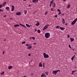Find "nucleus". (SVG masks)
<instances>
[{"instance_id": "obj_4", "label": "nucleus", "mask_w": 77, "mask_h": 77, "mask_svg": "<svg viewBox=\"0 0 77 77\" xmlns=\"http://www.w3.org/2000/svg\"><path fill=\"white\" fill-rule=\"evenodd\" d=\"M77 21V18H76L71 23L72 25H74L75 24L76 21Z\"/></svg>"}, {"instance_id": "obj_22", "label": "nucleus", "mask_w": 77, "mask_h": 77, "mask_svg": "<svg viewBox=\"0 0 77 77\" xmlns=\"http://www.w3.org/2000/svg\"><path fill=\"white\" fill-rule=\"evenodd\" d=\"M51 11H54V9L53 8H51Z\"/></svg>"}, {"instance_id": "obj_35", "label": "nucleus", "mask_w": 77, "mask_h": 77, "mask_svg": "<svg viewBox=\"0 0 77 77\" xmlns=\"http://www.w3.org/2000/svg\"><path fill=\"white\" fill-rule=\"evenodd\" d=\"M35 2H38V0H35Z\"/></svg>"}, {"instance_id": "obj_51", "label": "nucleus", "mask_w": 77, "mask_h": 77, "mask_svg": "<svg viewBox=\"0 0 77 77\" xmlns=\"http://www.w3.org/2000/svg\"><path fill=\"white\" fill-rule=\"evenodd\" d=\"M33 75V73H32L31 74V75Z\"/></svg>"}, {"instance_id": "obj_10", "label": "nucleus", "mask_w": 77, "mask_h": 77, "mask_svg": "<svg viewBox=\"0 0 77 77\" xmlns=\"http://www.w3.org/2000/svg\"><path fill=\"white\" fill-rule=\"evenodd\" d=\"M13 68V66H9L8 67L9 69H11V68Z\"/></svg>"}, {"instance_id": "obj_15", "label": "nucleus", "mask_w": 77, "mask_h": 77, "mask_svg": "<svg viewBox=\"0 0 77 77\" xmlns=\"http://www.w3.org/2000/svg\"><path fill=\"white\" fill-rule=\"evenodd\" d=\"M39 66H40L41 67H42V65L41 64V63H39Z\"/></svg>"}, {"instance_id": "obj_59", "label": "nucleus", "mask_w": 77, "mask_h": 77, "mask_svg": "<svg viewBox=\"0 0 77 77\" xmlns=\"http://www.w3.org/2000/svg\"><path fill=\"white\" fill-rule=\"evenodd\" d=\"M22 26L23 27H24V25H22Z\"/></svg>"}, {"instance_id": "obj_33", "label": "nucleus", "mask_w": 77, "mask_h": 77, "mask_svg": "<svg viewBox=\"0 0 77 77\" xmlns=\"http://www.w3.org/2000/svg\"><path fill=\"white\" fill-rule=\"evenodd\" d=\"M14 27H17V25H14Z\"/></svg>"}, {"instance_id": "obj_62", "label": "nucleus", "mask_w": 77, "mask_h": 77, "mask_svg": "<svg viewBox=\"0 0 77 77\" xmlns=\"http://www.w3.org/2000/svg\"><path fill=\"white\" fill-rule=\"evenodd\" d=\"M75 55H74V56L73 57H75Z\"/></svg>"}, {"instance_id": "obj_63", "label": "nucleus", "mask_w": 77, "mask_h": 77, "mask_svg": "<svg viewBox=\"0 0 77 77\" xmlns=\"http://www.w3.org/2000/svg\"><path fill=\"white\" fill-rule=\"evenodd\" d=\"M30 6H31V5H29V6L30 7Z\"/></svg>"}, {"instance_id": "obj_42", "label": "nucleus", "mask_w": 77, "mask_h": 77, "mask_svg": "<svg viewBox=\"0 0 77 77\" xmlns=\"http://www.w3.org/2000/svg\"><path fill=\"white\" fill-rule=\"evenodd\" d=\"M58 14H59V15H60V14H61V12L60 11V12Z\"/></svg>"}, {"instance_id": "obj_54", "label": "nucleus", "mask_w": 77, "mask_h": 77, "mask_svg": "<svg viewBox=\"0 0 77 77\" xmlns=\"http://www.w3.org/2000/svg\"><path fill=\"white\" fill-rule=\"evenodd\" d=\"M44 76L45 77H46V75H45V74H44Z\"/></svg>"}, {"instance_id": "obj_26", "label": "nucleus", "mask_w": 77, "mask_h": 77, "mask_svg": "<svg viewBox=\"0 0 77 77\" xmlns=\"http://www.w3.org/2000/svg\"><path fill=\"white\" fill-rule=\"evenodd\" d=\"M60 27V26H57L56 27V29H59V28Z\"/></svg>"}, {"instance_id": "obj_30", "label": "nucleus", "mask_w": 77, "mask_h": 77, "mask_svg": "<svg viewBox=\"0 0 77 77\" xmlns=\"http://www.w3.org/2000/svg\"><path fill=\"white\" fill-rule=\"evenodd\" d=\"M3 7L2 5H0V8H2V7Z\"/></svg>"}, {"instance_id": "obj_60", "label": "nucleus", "mask_w": 77, "mask_h": 77, "mask_svg": "<svg viewBox=\"0 0 77 77\" xmlns=\"http://www.w3.org/2000/svg\"><path fill=\"white\" fill-rule=\"evenodd\" d=\"M43 67H44V68L45 67V66H44V65H43Z\"/></svg>"}, {"instance_id": "obj_24", "label": "nucleus", "mask_w": 77, "mask_h": 77, "mask_svg": "<svg viewBox=\"0 0 77 77\" xmlns=\"http://www.w3.org/2000/svg\"><path fill=\"white\" fill-rule=\"evenodd\" d=\"M23 12H24L25 14H27V11H25Z\"/></svg>"}, {"instance_id": "obj_61", "label": "nucleus", "mask_w": 77, "mask_h": 77, "mask_svg": "<svg viewBox=\"0 0 77 77\" xmlns=\"http://www.w3.org/2000/svg\"><path fill=\"white\" fill-rule=\"evenodd\" d=\"M74 72H76V71H77V70H74Z\"/></svg>"}, {"instance_id": "obj_32", "label": "nucleus", "mask_w": 77, "mask_h": 77, "mask_svg": "<svg viewBox=\"0 0 77 77\" xmlns=\"http://www.w3.org/2000/svg\"><path fill=\"white\" fill-rule=\"evenodd\" d=\"M25 43H26V42H23L22 43V44H25Z\"/></svg>"}, {"instance_id": "obj_48", "label": "nucleus", "mask_w": 77, "mask_h": 77, "mask_svg": "<svg viewBox=\"0 0 77 77\" xmlns=\"http://www.w3.org/2000/svg\"><path fill=\"white\" fill-rule=\"evenodd\" d=\"M36 31H37V30L36 29H35V31L36 32Z\"/></svg>"}, {"instance_id": "obj_25", "label": "nucleus", "mask_w": 77, "mask_h": 77, "mask_svg": "<svg viewBox=\"0 0 77 77\" xmlns=\"http://www.w3.org/2000/svg\"><path fill=\"white\" fill-rule=\"evenodd\" d=\"M69 7H70V5L69 4L67 6V8H69Z\"/></svg>"}, {"instance_id": "obj_21", "label": "nucleus", "mask_w": 77, "mask_h": 77, "mask_svg": "<svg viewBox=\"0 0 77 77\" xmlns=\"http://www.w3.org/2000/svg\"><path fill=\"white\" fill-rule=\"evenodd\" d=\"M44 76V74L43 73L41 75V77H43Z\"/></svg>"}, {"instance_id": "obj_34", "label": "nucleus", "mask_w": 77, "mask_h": 77, "mask_svg": "<svg viewBox=\"0 0 77 77\" xmlns=\"http://www.w3.org/2000/svg\"><path fill=\"white\" fill-rule=\"evenodd\" d=\"M57 11H58V12H60V10L59 9H58Z\"/></svg>"}, {"instance_id": "obj_14", "label": "nucleus", "mask_w": 77, "mask_h": 77, "mask_svg": "<svg viewBox=\"0 0 77 77\" xmlns=\"http://www.w3.org/2000/svg\"><path fill=\"white\" fill-rule=\"evenodd\" d=\"M63 19V24H64V23H65V20H64V19Z\"/></svg>"}, {"instance_id": "obj_3", "label": "nucleus", "mask_w": 77, "mask_h": 77, "mask_svg": "<svg viewBox=\"0 0 77 77\" xmlns=\"http://www.w3.org/2000/svg\"><path fill=\"white\" fill-rule=\"evenodd\" d=\"M43 55L45 58H48V57H49V56H48V55H47L45 53H44Z\"/></svg>"}, {"instance_id": "obj_49", "label": "nucleus", "mask_w": 77, "mask_h": 77, "mask_svg": "<svg viewBox=\"0 0 77 77\" xmlns=\"http://www.w3.org/2000/svg\"><path fill=\"white\" fill-rule=\"evenodd\" d=\"M33 44H34L35 45V44H36V43H33Z\"/></svg>"}, {"instance_id": "obj_7", "label": "nucleus", "mask_w": 77, "mask_h": 77, "mask_svg": "<svg viewBox=\"0 0 77 77\" xmlns=\"http://www.w3.org/2000/svg\"><path fill=\"white\" fill-rule=\"evenodd\" d=\"M47 28H48V27L46 25H45L43 29V30H45V29H47Z\"/></svg>"}, {"instance_id": "obj_44", "label": "nucleus", "mask_w": 77, "mask_h": 77, "mask_svg": "<svg viewBox=\"0 0 77 77\" xmlns=\"http://www.w3.org/2000/svg\"><path fill=\"white\" fill-rule=\"evenodd\" d=\"M28 56H31V54H28Z\"/></svg>"}, {"instance_id": "obj_1", "label": "nucleus", "mask_w": 77, "mask_h": 77, "mask_svg": "<svg viewBox=\"0 0 77 77\" xmlns=\"http://www.w3.org/2000/svg\"><path fill=\"white\" fill-rule=\"evenodd\" d=\"M45 35V37L46 38H48L50 36V33L48 32L46 33Z\"/></svg>"}, {"instance_id": "obj_53", "label": "nucleus", "mask_w": 77, "mask_h": 77, "mask_svg": "<svg viewBox=\"0 0 77 77\" xmlns=\"http://www.w3.org/2000/svg\"><path fill=\"white\" fill-rule=\"evenodd\" d=\"M17 26L19 27V26H20V25H17Z\"/></svg>"}, {"instance_id": "obj_56", "label": "nucleus", "mask_w": 77, "mask_h": 77, "mask_svg": "<svg viewBox=\"0 0 77 77\" xmlns=\"http://www.w3.org/2000/svg\"><path fill=\"white\" fill-rule=\"evenodd\" d=\"M71 74H72V75H73V74H74V73L72 72V73Z\"/></svg>"}, {"instance_id": "obj_19", "label": "nucleus", "mask_w": 77, "mask_h": 77, "mask_svg": "<svg viewBox=\"0 0 77 77\" xmlns=\"http://www.w3.org/2000/svg\"><path fill=\"white\" fill-rule=\"evenodd\" d=\"M35 25L37 26H39V23H37V24H35Z\"/></svg>"}, {"instance_id": "obj_9", "label": "nucleus", "mask_w": 77, "mask_h": 77, "mask_svg": "<svg viewBox=\"0 0 77 77\" xmlns=\"http://www.w3.org/2000/svg\"><path fill=\"white\" fill-rule=\"evenodd\" d=\"M70 39L71 40V42H72V41H74V38H70Z\"/></svg>"}, {"instance_id": "obj_6", "label": "nucleus", "mask_w": 77, "mask_h": 77, "mask_svg": "<svg viewBox=\"0 0 77 77\" xmlns=\"http://www.w3.org/2000/svg\"><path fill=\"white\" fill-rule=\"evenodd\" d=\"M21 12H17L16 14V15H20L21 14Z\"/></svg>"}, {"instance_id": "obj_57", "label": "nucleus", "mask_w": 77, "mask_h": 77, "mask_svg": "<svg viewBox=\"0 0 77 77\" xmlns=\"http://www.w3.org/2000/svg\"><path fill=\"white\" fill-rule=\"evenodd\" d=\"M74 72V71H72V72L73 73V72Z\"/></svg>"}, {"instance_id": "obj_17", "label": "nucleus", "mask_w": 77, "mask_h": 77, "mask_svg": "<svg viewBox=\"0 0 77 77\" xmlns=\"http://www.w3.org/2000/svg\"><path fill=\"white\" fill-rule=\"evenodd\" d=\"M26 25L28 27H30V25L28 24H27V23H26Z\"/></svg>"}, {"instance_id": "obj_36", "label": "nucleus", "mask_w": 77, "mask_h": 77, "mask_svg": "<svg viewBox=\"0 0 77 77\" xmlns=\"http://www.w3.org/2000/svg\"><path fill=\"white\" fill-rule=\"evenodd\" d=\"M3 11V10L0 9V12H1V11Z\"/></svg>"}, {"instance_id": "obj_8", "label": "nucleus", "mask_w": 77, "mask_h": 77, "mask_svg": "<svg viewBox=\"0 0 77 77\" xmlns=\"http://www.w3.org/2000/svg\"><path fill=\"white\" fill-rule=\"evenodd\" d=\"M6 2H5L2 4V6H5V5H6Z\"/></svg>"}, {"instance_id": "obj_31", "label": "nucleus", "mask_w": 77, "mask_h": 77, "mask_svg": "<svg viewBox=\"0 0 77 77\" xmlns=\"http://www.w3.org/2000/svg\"><path fill=\"white\" fill-rule=\"evenodd\" d=\"M46 74L47 75H48V73L47 72H45Z\"/></svg>"}, {"instance_id": "obj_20", "label": "nucleus", "mask_w": 77, "mask_h": 77, "mask_svg": "<svg viewBox=\"0 0 77 77\" xmlns=\"http://www.w3.org/2000/svg\"><path fill=\"white\" fill-rule=\"evenodd\" d=\"M5 74V72H3L1 73V75H3Z\"/></svg>"}, {"instance_id": "obj_11", "label": "nucleus", "mask_w": 77, "mask_h": 77, "mask_svg": "<svg viewBox=\"0 0 77 77\" xmlns=\"http://www.w3.org/2000/svg\"><path fill=\"white\" fill-rule=\"evenodd\" d=\"M9 9L10 8L9 7H6L5 8V9H6V10H7V11H9Z\"/></svg>"}, {"instance_id": "obj_52", "label": "nucleus", "mask_w": 77, "mask_h": 77, "mask_svg": "<svg viewBox=\"0 0 77 77\" xmlns=\"http://www.w3.org/2000/svg\"><path fill=\"white\" fill-rule=\"evenodd\" d=\"M23 27H24L25 28H27V27H26V26H23Z\"/></svg>"}, {"instance_id": "obj_5", "label": "nucleus", "mask_w": 77, "mask_h": 77, "mask_svg": "<svg viewBox=\"0 0 77 77\" xmlns=\"http://www.w3.org/2000/svg\"><path fill=\"white\" fill-rule=\"evenodd\" d=\"M11 7L12 8L11 9V11H14L15 9V7H14V5H12Z\"/></svg>"}, {"instance_id": "obj_46", "label": "nucleus", "mask_w": 77, "mask_h": 77, "mask_svg": "<svg viewBox=\"0 0 77 77\" xmlns=\"http://www.w3.org/2000/svg\"><path fill=\"white\" fill-rule=\"evenodd\" d=\"M4 53H5V51H3L2 53L3 54H4Z\"/></svg>"}, {"instance_id": "obj_2", "label": "nucleus", "mask_w": 77, "mask_h": 77, "mask_svg": "<svg viewBox=\"0 0 77 77\" xmlns=\"http://www.w3.org/2000/svg\"><path fill=\"white\" fill-rule=\"evenodd\" d=\"M58 71H59L60 72V70H57L56 71H55V70L53 71V72L52 73V74H54L55 75H56V74H57Z\"/></svg>"}, {"instance_id": "obj_27", "label": "nucleus", "mask_w": 77, "mask_h": 77, "mask_svg": "<svg viewBox=\"0 0 77 77\" xmlns=\"http://www.w3.org/2000/svg\"><path fill=\"white\" fill-rule=\"evenodd\" d=\"M38 33H41V31H40V30L39 29L38 30Z\"/></svg>"}, {"instance_id": "obj_40", "label": "nucleus", "mask_w": 77, "mask_h": 77, "mask_svg": "<svg viewBox=\"0 0 77 77\" xmlns=\"http://www.w3.org/2000/svg\"><path fill=\"white\" fill-rule=\"evenodd\" d=\"M55 18H57V15H55Z\"/></svg>"}, {"instance_id": "obj_45", "label": "nucleus", "mask_w": 77, "mask_h": 77, "mask_svg": "<svg viewBox=\"0 0 77 77\" xmlns=\"http://www.w3.org/2000/svg\"><path fill=\"white\" fill-rule=\"evenodd\" d=\"M19 25H20V26H22V24H21V23H20V24H19Z\"/></svg>"}, {"instance_id": "obj_50", "label": "nucleus", "mask_w": 77, "mask_h": 77, "mask_svg": "<svg viewBox=\"0 0 77 77\" xmlns=\"http://www.w3.org/2000/svg\"><path fill=\"white\" fill-rule=\"evenodd\" d=\"M62 15H63V16H64V14L63 13L62 14Z\"/></svg>"}, {"instance_id": "obj_13", "label": "nucleus", "mask_w": 77, "mask_h": 77, "mask_svg": "<svg viewBox=\"0 0 77 77\" xmlns=\"http://www.w3.org/2000/svg\"><path fill=\"white\" fill-rule=\"evenodd\" d=\"M60 29L61 30H64V29H65V28L60 27Z\"/></svg>"}, {"instance_id": "obj_38", "label": "nucleus", "mask_w": 77, "mask_h": 77, "mask_svg": "<svg viewBox=\"0 0 77 77\" xmlns=\"http://www.w3.org/2000/svg\"><path fill=\"white\" fill-rule=\"evenodd\" d=\"M26 46H27V47H29V45L27 44L26 45Z\"/></svg>"}, {"instance_id": "obj_41", "label": "nucleus", "mask_w": 77, "mask_h": 77, "mask_svg": "<svg viewBox=\"0 0 77 77\" xmlns=\"http://www.w3.org/2000/svg\"><path fill=\"white\" fill-rule=\"evenodd\" d=\"M67 38H69V35L68 34L67 35Z\"/></svg>"}, {"instance_id": "obj_58", "label": "nucleus", "mask_w": 77, "mask_h": 77, "mask_svg": "<svg viewBox=\"0 0 77 77\" xmlns=\"http://www.w3.org/2000/svg\"><path fill=\"white\" fill-rule=\"evenodd\" d=\"M66 26V25H68V23H66L65 24Z\"/></svg>"}, {"instance_id": "obj_64", "label": "nucleus", "mask_w": 77, "mask_h": 77, "mask_svg": "<svg viewBox=\"0 0 77 77\" xmlns=\"http://www.w3.org/2000/svg\"><path fill=\"white\" fill-rule=\"evenodd\" d=\"M44 64H45L44 63H43V65H44Z\"/></svg>"}, {"instance_id": "obj_12", "label": "nucleus", "mask_w": 77, "mask_h": 77, "mask_svg": "<svg viewBox=\"0 0 77 77\" xmlns=\"http://www.w3.org/2000/svg\"><path fill=\"white\" fill-rule=\"evenodd\" d=\"M30 48H32V46H30L29 47H27V49H30Z\"/></svg>"}, {"instance_id": "obj_55", "label": "nucleus", "mask_w": 77, "mask_h": 77, "mask_svg": "<svg viewBox=\"0 0 77 77\" xmlns=\"http://www.w3.org/2000/svg\"><path fill=\"white\" fill-rule=\"evenodd\" d=\"M51 4H50V7H51Z\"/></svg>"}, {"instance_id": "obj_47", "label": "nucleus", "mask_w": 77, "mask_h": 77, "mask_svg": "<svg viewBox=\"0 0 77 77\" xmlns=\"http://www.w3.org/2000/svg\"><path fill=\"white\" fill-rule=\"evenodd\" d=\"M4 17H6V15H5L4 16Z\"/></svg>"}, {"instance_id": "obj_16", "label": "nucleus", "mask_w": 77, "mask_h": 77, "mask_svg": "<svg viewBox=\"0 0 77 77\" xmlns=\"http://www.w3.org/2000/svg\"><path fill=\"white\" fill-rule=\"evenodd\" d=\"M32 39H35V37H30V39H32Z\"/></svg>"}, {"instance_id": "obj_29", "label": "nucleus", "mask_w": 77, "mask_h": 77, "mask_svg": "<svg viewBox=\"0 0 77 77\" xmlns=\"http://www.w3.org/2000/svg\"><path fill=\"white\" fill-rule=\"evenodd\" d=\"M47 14H48V12H47V11H46V12L45 13V15H47Z\"/></svg>"}, {"instance_id": "obj_39", "label": "nucleus", "mask_w": 77, "mask_h": 77, "mask_svg": "<svg viewBox=\"0 0 77 77\" xmlns=\"http://www.w3.org/2000/svg\"><path fill=\"white\" fill-rule=\"evenodd\" d=\"M69 47L70 48H71V45H69Z\"/></svg>"}, {"instance_id": "obj_23", "label": "nucleus", "mask_w": 77, "mask_h": 77, "mask_svg": "<svg viewBox=\"0 0 77 77\" xmlns=\"http://www.w3.org/2000/svg\"><path fill=\"white\" fill-rule=\"evenodd\" d=\"M53 2H54V0H52V1H51L50 2V4H52V3H53Z\"/></svg>"}, {"instance_id": "obj_43", "label": "nucleus", "mask_w": 77, "mask_h": 77, "mask_svg": "<svg viewBox=\"0 0 77 77\" xmlns=\"http://www.w3.org/2000/svg\"><path fill=\"white\" fill-rule=\"evenodd\" d=\"M46 26H47L48 27H49V24H47V25H46Z\"/></svg>"}, {"instance_id": "obj_37", "label": "nucleus", "mask_w": 77, "mask_h": 77, "mask_svg": "<svg viewBox=\"0 0 77 77\" xmlns=\"http://www.w3.org/2000/svg\"><path fill=\"white\" fill-rule=\"evenodd\" d=\"M32 2H33V3H35V0H32Z\"/></svg>"}, {"instance_id": "obj_28", "label": "nucleus", "mask_w": 77, "mask_h": 77, "mask_svg": "<svg viewBox=\"0 0 77 77\" xmlns=\"http://www.w3.org/2000/svg\"><path fill=\"white\" fill-rule=\"evenodd\" d=\"M74 59V57H72L71 58L72 60H73Z\"/></svg>"}, {"instance_id": "obj_18", "label": "nucleus", "mask_w": 77, "mask_h": 77, "mask_svg": "<svg viewBox=\"0 0 77 77\" xmlns=\"http://www.w3.org/2000/svg\"><path fill=\"white\" fill-rule=\"evenodd\" d=\"M56 6V4L54 3V5L52 6L53 8H54Z\"/></svg>"}]
</instances>
